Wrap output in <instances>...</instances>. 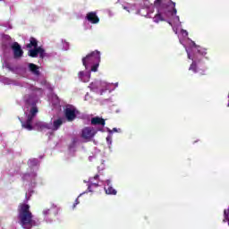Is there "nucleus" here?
Here are the masks:
<instances>
[{
  "instance_id": "1",
  "label": "nucleus",
  "mask_w": 229,
  "mask_h": 229,
  "mask_svg": "<svg viewBox=\"0 0 229 229\" xmlns=\"http://www.w3.org/2000/svg\"><path fill=\"white\" fill-rule=\"evenodd\" d=\"M30 90H31L32 93H29L24 95L23 97V110L25 113V115L27 117V121L23 122L20 119L21 123L22 128H25V130H28L29 131H31L33 130V125H31V121H33V117L37 115L38 113V109L35 105H37V97L35 96H42V89H37L35 90V87L30 86ZM35 94V95H33Z\"/></svg>"
},
{
  "instance_id": "2",
  "label": "nucleus",
  "mask_w": 229,
  "mask_h": 229,
  "mask_svg": "<svg viewBox=\"0 0 229 229\" xmlns=\"http://www.w3.org/2000/svg\"><path fill=\"white\" fill-rule=\"evenodd\" d=\"M18 217L23 229H31L32 226H37V222L33 220V215L30 212V205H20Z\"/></svg>"
},
{
  "instance_id": "3",
  "label": "nucleus",
  "mask_w": 229,
  "mask_h": 229,
  "mask_svg": "<svg viewBox=\"0 0 229 229\" xmlns=\"http://www.w3.org/2000/svg\"><path fill=\"white\" fill-rule=\"evenodd\" d=\"M194 46H195V48L197 49V54H195L193 55V58H191V54L188 53V58L189 60H192V63L189 67V71H192L196 73V72H199V71H198V64H199V62L203 60V56L207 55V48H203L199 46H196V44H194Z\"/></svg>"
},
{
  "instance_id": "4",
  "label": "nucleus",
  "mask_w": 229,
  "mask_h": 229,
  "mask_svg": "<svg viewBox=\"0 0 229 229\" xmlns=\"http://www.w3.org/2000/svg\"><path fill=\"white\" fill-rule=\"evenodd\" d=\"M64 121V118H55L50 123L38 122L36 123V126L41 131L49 130L50 131H58Z\"/></svg>"
},
{
  "instance_id": "5",
  "label": "nucleus",
  "mask_w": 229,
  "mask_h": 229,
  "mask_svg": "<svg viewBox=\"0 0 229 229\" xmlns=\"http://www.w3.org/2000/svg\"><path fill=\"white\" fill-rule=\"evenodd\" d=\"M87 61H93V65L91 66V72H98L99 64L101 62V53L98 50L91 52L87 55Z\"/></svg>"
},
{
  "instance_id": "6",
  "label": "nucleus",
  "mask_w": 229,
  "mask_h": 229,
  "mask_svg": "<svg viewBox=\"0 0 229 229\" xmlns=\"http://www.w3.org/2000/svg\"><path fill=\"white\" fill-rule=\"evenodd\" d=\"M65 117L67 121L72 122L76 119V115L78 114V110L73 106H67L64 111Z\"/></svg>"
},
{
  "instance_id": "7",
  "label": "nucleus",
  "mask_w": 229,
  "mask_h": 229,
  "mask_svg": "<svg viewBox=\"0 0 229 229\" xmlns=\"http://www.w3.org/2000/svg\"><path fill=\"white\" fill-rule=\"evenodd\" d=\"M99 178V175H95L94 178H90L88 182V191L89 192H96L98 191V187H99V184L98 181L94 182L92 180H98Z\"/></svg>"
},
{
  "instance_id": "8",
  "label": "nucleus",
  "mask_w": 229,
  "mask_h": 229,
  "mask_svg": "<svg viewBox=\"0 0 229 229\" xmlns=\"http://www.w3.org/2000/svg\"><path fill=\"white\" fill-rule=\"evenodd\" d=\"M12 49L13 51L14 58H21L22 55H24L22 48H21V45H19L17 42L13 44Z\"/></svg>"
},
{
  "instance_id": "9",
  "label": "nucleus",
  "mask_w": 229,
  "mask_h": 229,
  "mask_svg": "<svg viewBox=\"0 0 229 229\" xmlns=\"http://www.w3.org/2000/svg\"><path fill=\"white\" fill-rule=\"evenodd\" d=\"M29 55L32 57L35 58L37 56H40V58H44V56H46V52L45 50H43L42 47H38L36 49H30L29 50Z\"/></svg>"
},
{
  "instance_id": "10",
  "label": "nucleus",
  "mask_w": 229,
  "mask_h": 229,
  "mask_svg": "<svg viewBox=\"0 0 229 229\" xmlns=\"http://www.w3.org/2000/svg\"><path fill=\"white\" fill-rule=\"evenodd\" d=\"M87 21L91 22V24H98L99 22V17H98L96 12H90L87 14Z\"/></svg>"
},
{
  "instance_id": "11",
  "label": "nucleus",
  "mask_w": 229,
  "mask_h": 229,
  "mask_svg": "<svg viewBox=\"0 0 229 229\" xmlns=\"http://www.w3.org/2000/svg\"><path fill=\"white\" fill-rule=\"evenodd\" d=\"M91 124L93 126H105V124H106V123L105 122V119L97 116V117H93L91 118Z\"/></svg>"
},
{
  "instance_id": "12",
  "label": "nucleus",
  "mask_w": 229,
  "mask_h": 229,
  "mask_svg": "<svg viewBox=\"0 0 229 229\" xmlns=\"http://www.w3.org/2000/svg\"><path fill=\"white\" fill-rule=\"evenodd\" d=\"M98 133V129L94 127H87V140H90V139H93Z\"/></svg>"
},
{
  "instance_id": "13",
  "label": "nucleus",
  "mask_w": 229,
  "mask_h": 229,
  "mask_svg": "<svg viewBox=\"0 0 229 229\" xmlns=\"http://www.w3.org/2000/svg\"><path fill=\"white\" fill-rule=\"evenodd\" d=\"M29 69L30 72H32V74H34L35 76H38L40 74V71H38V66L34 64H29Z\"/></svg>"
},
{
  "instance_id": "14",
  "label": "nucleus",
  "mask_w": 229,
  "mask_h": 229,
  "mask_svg": "<svg viewBox=\"0 0 229 229\" xmlns=\"http://www.w3.org/2000/svg\"><path fill=\"white\" fill-rule=\"evenodd\" d=\"M35 178H37V174L35 173H32V174H25L23 176H22V180L23 181H26V182H33Z\"/></svg>"
},
{
  "instance_id": "15",
  "label": "nucleus",
  "mask_w": 229,
  "mask_h": 229,
  "mask_svg": "<svg viewBox=\"0 0 229 229\" xmlns=\"http://www.w3.org/2000/svg\"><path fill=\"white\" fill-rule=\"evenodd\" d=\"M52 212H56V207H55V205H52L50 208H45L43 210V216H45V217H47V216H51Z\"/></svg>"
},
{
  "instance_id": "16",
  "label": "nucleus",
  "mask_w": 229,
  "mask_h": 229,
  "mask_svg": "<svg viewBox=\"0 0 229 229\" xmlns=\"http://www.w3.org/2000/svg\"><path fill=\"white\" fill-rule=\"evenodd\" d=\"M106 183H107V189L106 190V194H113L114 196H115V194H117V191H115V189L110 186V181H106Z\"/></svg>"
},
{
  "instance_id": "17",
  "label": "nucleus",
  "mask_w": 229,
  "mask_h": 229,
  "mask_svg": "<svg viewBox=\"0 0 229 229\" xmlns=\"http://www.w3.org/2000/svg\"><path fill=\"white\" fill-rule=\"evenodd\" d=\"M89 90H91V92H98L99 85L98 84V82H92L89 84Z\"/></svg>"
},
{
  "instance_id": "18",
  "label": "nucleus",
  "mask_w": 229,
  "mask_h": 229,
  "mask_svg": "<svg viewBox=\"0 0 229 229\" xmlns=\"http://www.w3.org/2000/svg\"><path fill=\"white\" fill-rule=\"evenodd\" d=\"M30 43H29L27 45V47L29 49H31V47H37L38 44H37V39H35V38H31L30 40Z\"/></svg>"
},
{
  "instance_id": "19",
  "label": "nucleus",
  "mask_w": 229,
  "mask_h": 229,
  "mask_svg": "<svg viewBox=\"0 0 229 229\" xmlns=\"http://www.w3.org/2000/svg\"><path fill=\"white\" fill-rule=\"evenodd\" d=\"M79 80H81V81H83L85 83L87 81V72H79Z\"/></svg>"
},
{
  "instance_id": "20",
  "label": "nucleus",
  "mask_w": 229,
  "mask_h": 229,
  "mask_svg": "<svg viewBox=\"0 0 229 229\" xmlns=\"http://www.w3.org/2000/svg\"><path fill=\"white\" fill-rule=\"evenodd\" d=\"M28 164H29L30 167H35V165H37L38 164V159H37V158L30 159Z\"/></svg>"
},
{
  "instance_id": "21",
  "label": "nucleus",
  "mask_w": 229,
  "mask_h": 229,
  "mask_svg": "<svg viewBox=\"0 0 229 229\" xmlns=\"http://www.w3.org/2000/svg\"><path fill=\"white\" fill-rule=\"evenodd\" d=\"M224 223H228V226H229V209H225L224 210Z\"/></svg>"
},
{
  "instance_id": "22",
  "label": "nucleus",
  "mask_w": 229,
  "mask_h": 229,
  "mask_svg": "<svg viewBox=\"0 0 229 229\" xmlns=\"http://www.w3.org/2000/svg\"><path fill=\"white\" fill-rule=\"evenodd\" d=\"M2 83H4V85H12V83H13V81H12V79L4 78L2 79Z\"/></svg>"
},
{
  "instance_id": "23",
  "label": "nucleus",
  "mask_w": 229,
  "mask_h": 229,
  "mask_svg": "<svg viewBox=\"0 0 229 229\" xmlns=\"http://www.w3.org/2000/svg\"><path fill=\"white\" fill-rule=\"evenodd\" d=\"M52 103L55 106H58V105H60V99H58L57 96H54Z\"/></svg>"
},
{
  "instance_id": "24",
  "label": "nucleus",
  "mask_w": 229,
  "mask_h": 229,
  "mask_svg": "<svg viewBox=\"0 0 229 229\" xmlns=\"http://www.w3.org/2000/svg\"><path fill=\"white\" fill-rule=\"evenodd\" d=\"M171 4H173V12H172V15H176V13H178V11L176 10V3L172 2L171 0H169Z\"/></svg>"
},
{
  "instance_id": "25",
  "label": "nucleus",
  "mask_w": 229,
  "mask_h": 229,
  "mask_svg": "<svg viewBox=\"0 0 229 229\" xmlns=\"http://www.w3.org/2000/svg\"><path fill=\"white\" fill-rule=\"evenodd\" d=\"M63 49L64 51H67L69 49V43L63 41Z\"/></svg>"
},
{
  "instance_id": "26",
  "label": "nucleus",
  "mask_w": 229,
  "mask_h": 229,
  "mask_svg": "<svg viewBox=\"0 0 229 229\" xmlns=\"http://www.w3.org/2000/svg\"><path fill=\"white\" fill-rule=\"evenodd\" d=\"M81 137L84 139V140H87V129L82 130Z\"/></svg>"
},
{
  "instance_id": "27",
  "label": "nucleus",
  "mask_w": 229,
  "mask_h": 229,
  "mask_svg": "<svg viewBox=\"0 0 229 229\" xmlns=\"http://www.w3.org/2000/svg\"><path fill=\"white\" fill-rule=\"evenodd\" d=\"M33 192V191H29L26 195H25V198H26V200L29 201L30 199V197L31 196V193Z\"/></svg>"
},
{
  "instance_id": "28",
  "label": "nucleus",
  "mask_w": 229,
  "mask_h": 229,
  "mask_svg": "<svg viewBox=\"0 0 229 229\" xmlns=\"http://www.w3.org/2000/svg\"><path fill=\"white\" fill-rule=\"evenodd\" d=\"M158 21H162V15L161 14H156V16H155V21L158 22Z\"/></svg>"
},
{
  "instance_id": "29",
  "label": "nucleus",
  "mask_w": 229,
  "mask_h": 229,
  "mask_svg": "<svg viewBox=\"0 0 229 229\" xmlns=\"http://www.w3.org/2000/svg\"><path fill=\"white\" fill-rule=\"evenodd\" d=\"M106 142H107V144H112V135H108L107 137H106Z\"/></svg>"
},
{
  "instance_id": "30",
  "label": "nucleus",
  "mask_w": 229,
  "mask_h": 229,
  "mask_svg": "<svg viewBox=\"0 0 229 229\" xmlns=\"http://www.w3.org/2000/svg\"><path fill=\"white\" fill-rule=\"evenodd\" d=\"M82 64L84 67H87V57L82 58Z\"/></svg>"
},
{
  "instance_id": "31",
  "label": "nucleus",
  "mask_w": 229,
  "mask_h": 229,
  "mask_svg": "<svg viewBox=\"0 0 229 229\" xmlns=\"http://www.w3.org/2000/svg\"><path fill=\"white\" fill-rule=\"evenodd\" d=\"M80 204V200H78V199H76L75 203L73 204V208H76V205Z\"/></svg>"
},
{
  "instance_id": "32",
  "label": "nucleus",
  "mask_w": 229,
  "mask_h": 229,
  "mask_svg": "<svg viewBox=\"0 0 229 229\" xmlns=\"http://www.w3.org/2000/svg\"><path fill=\"white\" fill-rule=\"evenodd\" d=\"M162 4V0H155V4Z\"/></svg>"
},
{
  "instance_id": "33",
  "label": "nucleus",
  "mask_w": 229,
  "mask_h": 229,
  "mask_svg": "<svg viewBox=\"0 0 229 229\" xmlns=\"http://www.w3.org/2000/svg\"><path fill=\"white\" fill-rule=\"evenodd\" d=\"M113 131H117V128H113Z\"/></svg>"
},
{
  "instance_id": "34",
  "label": "nucleus",
  "mask_w": 229,
  "mask_h": 229,
  "mask_svg": "<svg viewBox=\"0 0 229 229\" xmlns=\"http://www.w3.org/2000/svg\"><path fill=\"white\" fill-rule=\"evenodd\" d=\"M201 74H205V70L202 71Z\"/></svg>"
}]
</instances>
